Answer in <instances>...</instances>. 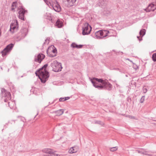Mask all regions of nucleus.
Segmentation results:
<instances>
[{
	"label": "nucleus",
	"instance_id": "obj_1",
	"mask_svg": "<svg viewBox=\"0 0 156 156\" xmlns=\"http://www.w3.org/2000/svg\"><path fill=\"white\" fill-rule=\"evenodd\" d=\"M90 81L93 86L98 90L106 89L110 90L112 89V85L108 81L101 79L93 78L90 79Z\"/></svg>",
	"mask_w": 156,
	"mask_h": 156
},
{
	"label": "nucleus",
	"instance_id": "obj_2",
	"mask_svg": "<svg viewBox=\"0 0 156 156\" xmlns=\"http://www.w3.org/2000/svg\"><path fill=\"white\" fill-rule=\"evenodd\" d=\"M48 66L47 64L44 65L35 72L36 76L39 77L41 82L43 83H45L49 76V73L45 69Z\"/></svg>",
	"mask_w": 156,
	"mask_h": 156
},
{
	"label": "nucleus",
	"instance_id": "obj_3",
	"mask_svg": "<svg viewBox=\"0 0 156 156\" xmlns=\"http://www.w3.org/2000/svg\"><path fill=\"white\" fill-rule=\"evenodd\" d=\"M109 31L106 30H100L92 34V36L94 38L101 39L108 36Z\"/></svg>",
	"mask_w": 156,
	"mask_h": 156
},
{
	"label": "nucleus",
	"instance_id": "obj_4",
	"mask_svg": "<svg viewBox=\"0 0 156 156\" xmlns=\"http://www.w3.org/2000/svg\"><path fill=\"white\" fill-rule=\"evenodd\" d=\"M51 66L52 67L53 71L56 72L61 71L62 68L61 63L58 62L56 60L53 61L51 63Z\"/></svg>",
	"mask_w": 156,
	"mask_h": 156
},
{
	"label": "nucleus",
	"instance_id": "obj_5",
	"mask_svg": "<svg viewBox=\"0 0 156 156\" xmlns=\"http://www.w3.org/2000/svg\"><path fill=\"white\" fill-rule=\"evenodd\" d=\"M92 28L87 23H84L82 27V34L83 35H88L90 33Z\"/></svg>",
	"mask_w": 156,
	"mask_h": 156
},
{
	"label": "nucleus",
	"instance_id": "obj_6",
	"mask_svg": "<svg viewBox=\"0 0 156 156\" xmlns=\"http://www.w3.org/2000/svg\"><path fill=\"white\" fill-rule=\"evenodd\" d=\"M1 95L2 97L4 96L5 98L4 101L5 102H7L9 100H10L11 98V95L9 92H8L5 90L2 89L1 90Z\"/></svg>",
	"mask_w": 156,
	"mask_h": 156
},
{
	"label": "nucleus",
	"instance_id": "obj_7",
	"mask_svg": "<svg viewBox=\"0 0 156 156\" xmlns=\"http://www.w3.org/2000/svg\"><path fill=\"white\" fill-rule=\"evenodd\" d=\"M13 44H10L8 45L2 51V55L4 57L6 55L7 53L12 49L13 47Z\"/></svg>",
	"mask_w": 156,
	"mask_h": 156
},
{
	"label": "nucleus",
	"instance_id": "obj_8",
	"mask_svg": "<svg viewBox=\"0 0 156 156\" xmlns=\"http://www.w3.org/2000/svg\"><path fill=\"white\" fill-rule=\"evenodd\" d=\"M18 9L19 11L18 12L19 13V18L20 19L23 20H25V18L24 15L26 12L27 11L23 9L22 6L18 8Z\"/></svg>",
	"mask_w": 156,
	"mask_h": 156
},
{
	"label": "nucleus",
	"instance_id": "obj_9",
	"mask_svg": "<svg viewBox=\"0 0 156 156\" xmlns=\"http://www.w3.org/2000/svg\"><path fill=\"white\" fill-rule=\"evenodd\" d=\"M57 49L56 48H48L47 51V53L49 56L53 57L56 56Z\"/></svg>",
	"mask_w": 156,
	"mask_h": 156
},
{
	"label": "nucleus",
	"instance_id": "obj_10",
	"mask_svg": "<svg viewBox=\"0 0 156 156\" xmlns=\"http://www.w3.org/2000/svg\"><path fill=\"white\" fill-rule=\"evenodd\" d=\"M27 35V30L24 29L21 30L17 36V39L18 41L23 39Z\"/></svg>",
	"mask_w": 156,
	"mask_h": 156
},
{
	"label": "nucleus",
	"instance_id": "obj_11",
	"mask_svg": "<svg viewBox=\"0 0 156 156\" xmlns=\"http://www.w3.org/2000/svg\"><path fill=\"white\" fill-rule=\"evenodd\" d=\"M45 57V56L43 54H39L37 56H35L34 61L40 63Z\"/></svg>",
	"mask_w": 156,
	"mask_h": 156
},
{
	"label": "nucleus",
	"instance_id": "obj_12",
	"mask_svg": "<svg viewBox=\"0 0 156 156\" xmlns=\"http://www.w3.org/2000/svg\"><path fill=\"white\" fill-rule=\"evenodd\" d=\"M18 27V22L16 20V21H15L14 23H12L10 25V29L9 30L12 31V32H14V30L16 28L17 29Z\"/></svg>",
	"mask_w": 156,
	"mask_h": 156
},
{
	"label": "nucleus",
	"instance_id": "obj_13",
	"mask_svg": "<svg viewBox=\"0 0 156 156\" xmlns=\"http://www.w3.org/2000/svg\"><path fill=\"white\" fill-rule=\"evenodd\" d=\"M76 0H66V3L68 7H70L73 6L76 4Z\"/></svg>",
	"mask_w": 156,
	"mask_h": 156
},
{
	"label": "nucleus",
	"instance_id": "obj_14",
	"mask_svg": "<svg viewBox=\"0 0 156 156\" xmlns=\"http://www.w3.org/2000/svg\"><path fill=\"white\" fill-rule=\"evenodd\" d=\"M56 4L55 5L53 4L52 7L53 9L56 12H59L61 10V8L60 5L57 3L56 1H55Z\"/></svg>",
	"mask_w": 156,
	"mask_h": 156
},
{
	"label": "nucleus",
	"instance_id": "obj_15",
	"mask_svg": "<svg viewBox=\"0 0 156 156\" xmlns=\"http://www.w3.org/2000/svg\"><path fill=\"white\" fill-rule=\"evenodd\" d=\"M107 3V2L106 0H99L98 1V5L102 8H104Z\"/></svg>",
	"mask_w": 156,
	"mask_h": 156
},
{
	"label": "nucleus",
	"instance_id": "obj_16",
	"mask_svg": "<svg viewBox=\"0 0 156 156\" xmlns=\"http://www.w3.org/2000/svg\"><path fill=\"white\" fill-rule=\"evenodd\" d=\"M9 106L11 109L14 108L15 107V101H10L8 102Z\"/></svg>",
	"mask_w": 156,
	"mask_h": 156
},
{
	"label": "nucleus",
	"instance_id": "obj_17",
	"mask_svg": "<svg viewBox=\"0 0 156 156\" xmlns=\"http://www.w3.org/2000/svg\"><path fill=\"white\" fill-rule=\"evenodd\" d=\"M64 110L63 109H60L55 112V113L57 116H60L62 115L64 112Z\"/></svg>",
	"mask_w": 156,
	"mask_h": 156
},
{
	"label": "nucleus",
	"instance_id": "obj_18",
	"mask_svg": "<svg viewBox=\"0 0 156 156\" xmlns=\"http://www.w3.org/2000/svg\"><path fill=\"white\" fill-rule=\"evenodd\" d=\"M63 25L62 23L59 20H58L55 24V26L58 28H61Z\"/></svg>",
	"mask_w": 156,
	"mask_h": 156
},
{
	"label": "nucleus",
	"instance_id": "obj_19",
	"mask_svg": "<svg viewBox=\"0 0 156 156\" xmlns=\"http://www.w3.org/2000/svg\"><path fill=\"white\" fill-rule=\"evenodd\" d=\"M71 46L74 48H82L83 45L80 44L78 45L75 43H73L71 44Z\"/></svg>",
	"mask_w": 156,
	"mask_h": 156
},
{
	"label": "nucleus",
	"instance_id": "obj_20",
	"mask_svg": "<svg viewBox=\"0 0 156 156\" xmlns=\"http://www.w3.org/2000/svg\"><path fill=\"white\" fill-rule=\"evenodd\" d=\"M53 151L52 150L49 148H45L42 150V151L43 152L48 153L49 154H50L52 152H53Z\"/></svg>",
	"mask_w": 156,
	"mask_h": 156
},
{
	"label": "nucleus",
	"instance_id": "obj_21",
	"mask_svg": "<svg viewBox=\"0 0 156 156\" xmlns=\"http://www.w3.org/2000/svg\"><path fill=\"white\" fill-rule=\"evenodd\" d=\"M45 18L49 20L50 21H51V22L53 23V22L52 20V17H51V14L49 13H46L45 15Z\"/></svg>",
	"mask_w": 156,
	"mask_h": 156
},
{
	"label": "nucleus",
	"instance_id": "obj_22",
	"mask_svg": "<svg viewBox=\"0 0 156 156\" xmlns=\"http://www.w3.org/2000/svg\"><path fill=\"white\" fill-rule=\"evenodd\" d=\"M75 147H72L70 148L69 151V152L70 153H76L77 151L76 149H75Z\"/></svg>",
	"mask_w": 156,
	"mask_h": 156
},
{
	"label": "nucleus",
	"instance_id": "obj_23",
	"mask_svg": "<svg viewBox=\"0 0 156 156\" xmlns=\"http://www.w3.org/2000/svg\"><path fill=\"white\" fill-rule=\"evenodd\" d=\"M146 30L144 29L141 30L140 32V34L142 36V37L145 34Z\"/></svg>",
	"mask_w": 156,
	"mask_h": 156
},
{
	"label": "nucleus",
	"instance_id": "obj_24",
	"mask_svg": "<svg viewBox=\"0 0 156 156\" xmlns=\"http://www.w3.org/2000/svg\"><path fill=\"white\" fill-rule=\"evenodd\" d=\"M137 151L138 152V153H140L141 154H144L147 155V152L146 151H141L140 150H137L136 151Z\"/></svg>",
	"mask_w": 156,
	"mask_h": 156
},
{
	"label": "nucleus",
	"instance_id": "obj_25",
	"mask_svg": "<svg viewBox=\"0 0 156 156\" xmlns=\"http://www.w3.org/2000/svg\"><path fill=\"white\" fill-rule=\"evenodd\" d=\"M16 2H14L12 3V10H13L15 9V7H16Z\"/></svg>",
	"mask_w": 156,
	"mask_h": 156
},
{
	"label": "nucleus",
	"instance_id": "obj_26",
	"mask_svg": "<svg viewBox=\"0 0 156 156\" xmlns=\"http://www.w3.org/2000/svg\"><path fill=\"white\" fill-rule=\"evenodd\" d=\"M152 58L154 62L156 61V52L154 53L152 55Z\"/></svg>",
	"mask_w": 156,
	"mask_h": 156
},
{
	"label": "nucleus",
	"instance_id": "obj_27",
	"mask_svg": "<svg viewBox=\"0 0 156 156\" xmlns=\"http://www.w3.org/2000/svg\"><path fill=\"white\" fill-rule=\"evenodd\" d=\"M117 147H115L110 148V150L112 151H114L117 150Z\"/></svg>",
	"mask_w": 156,
	"mask_h": 156
},
{
	"label": "nucleus",
	"instance_id": "obj_28",
	"mask_svg": "<svg viewBox=\"0 0 156 156\" xmlns=\"http://www.w3.org/2000/svg\"><path fill=\"white\" fill-rule=\"evenodd\" d=\"M49 156H60L58 154H55L53 153V152H52L51 153V154H50L49 155Z\"/></svg>",
	"mask_w": 156,
	"mask_h": 156
},
{
	"label": "nucleus",
	"instance_id": "obj_29",
	"mask_svg": "<svg viewBox=\"0 0 156 156\" xmlns=\"http://www.w3.org/2000/svg\"><path fill=\"white\" fill-rule=\"evenodd\" d=\"M145 96H143L141 98L140 100V103H142L144 102V101L145 100Z\"/></svg>",
	"mask_w": 156,
	"mask_h": 156
},
{
	"label": "nucleus",
	"instance_id": "obj_30",
	"mask_svg": "<svg viewBox=\"0 0 156 156\" xmlns=\"http://www.w3.org/2000/svg\"><path fill=\"white\" fill-rule=\"evenodd\" d=\"M147 91V89L146 88H143V92L144 93H145Z\"/></svg>",
	"mask_w": 156,
	"mask_h": 156
},
{
	"label": "nucleus",
	"instance_id": "obj_31",
	"mask_svg": "<svg viewBox=\"0 0 156 156\" xmlns=\"http://www.w3.org/2000/svg\"><path fill=\"white\" fill-rule=\"evenodd\" d=\"M9 123H11V124H12L13 123H15V120H11L9 121Z\"/></svg>",
	"mask_w": 156,
	"mask_h": 156
},
{
	"label": "nucleus",
	"instance_id": "obj_32",
	"mask_svg": "<svg viewBox=\"0 0 156 156\" xmlns=\"http://www.w3.org/2000/svg\"><path fill=\"white\" fill-rule=\"evenodd\" d=\"M64 99V98H61L59 99V101H65Z\"/></svg>",
	"mask_w": 156,
	"mask_h": 156
},
{
	"label": "nucleus",
	"instance_id": "obj_33",
	"mask_svg": "<svg viewBox=\"0 0 156 156\" xmlns=\"http://www.w3.org/2000/svg\"><path fill=\"white\" fill-rule=\"evenodd\" d=\"M127 117H128L129 118L133 119H134V117H133V116H132L131 115H128L127 116Z\"/></svg>",
	"mask_w": 156,
	"mask_h": 156
},
{
	"label": "nucleus",
	"instance_id": "obj_34",
	"mask_svg": "<svg viewBox=\"0 0 156 156\" xmlns=\"http://www.w3.org/2000/svg\"><path fill=\"white\" fill-rule=\"evenodd\" d=\"M70 98L69 97H65L64 98L65 101L69 99Z\"/></svg>",
	"mask_w": 156,
	"mask_h": 156
},
{
	"label": "nucleus",
	"instance_id": "obj_35",
	"mask_svg": "<svg viewBox=\"0 0 156 156\" xmlns=\"http://www.w3.org/2000/svg\"><path fill=\"white\" fill-rule=\"evenodd\" d=\"M135 66L134 65H133V68L134 69H137L138 68V67L136 66V65H135Z\"/></svg>",
	"mask_w": 156,
	"mask_h": 156
},
{
	"label": "nucleus",
	"instance_id": "obj_36",
	"mask_svg": "<svg viewBox=\"0 0 156 156\" xmlns=\"http://www.w3.org/2000/svg\"><path fill=\"white\" fill-rule=\"evenodd\" d=\"M137 38L140 41L142 40V38L141 37L140 39V37L137 36Z\"/></svg>",
	"mask_w": 156,
	"mask_h": 156
},
{
	"label": "nucleus",
	"instance_id": "obj_37",
	"mask_svg": "<svg viewBox=\"0 0 156 156\" xmlns=\"http://www.w3.org/2000/svg\"><path fill=\"white\" fill-rule=\"evenodd\" d=\"M47 41H49V40H48V39L47 38L46 40H45V42L43 44H45V43H46Z\"/></svg>",
	"mask_w": 156,
	"mask_h": 156
},
{
	"label": "nucleus",
	"instance_id": "obj_38",
	"mask_svg": "<svg viewBox=\"0 0 156 156\" xmlns=\"http://www.w3.org/2000/svg\"><path fill=\"white\" fill-rule=\"evenodd\" d=\"M54 101H53L52 103H50V102H49V105L52 104L54 103Z\"/></svg>",
	"mask_w": 156,
	"mask_h": 156
},
{
	"label": "nucleus",
	"instance_id": "obj_39",
	"mask_svg": "<svg viewBox=\"0 0 156 156\" xmlns=\"http://www.w3.org/2000/svg\"><path fill=\"white\" fill-rule=\"evenodd\" d=\"M45 2H47V0H44Z\"/></svg>",
	"mask_w": 156,
	"mask_h": 156
},
{
	"label": "nucleus",
	"instance_id": "obj_40",
	"mask_svg": "<svg viewBox=\"0 0 156 156\" xmlns=\"http://www.w3.org/2000/svg\"><path fill=\"white\" fill-rule=\"evenodd\" d=\"M1 69H2V67H1Z\"/></svg>",
	"mask_w": 156,
	"mask_h": 156
},
{
	"label": "nucleus",
	"instance_id": "obj_41",
	"mask_svg": "<svg viewBox=\"0 0 156 156\" xmlns=\"http://www.w3.org/2000/svg\"><path fill=\"white\" fill-rule=\"evenodd\" d=\"M148 155H149V156H151V155H150V154H148Z\"/></svg>",
	"mask_w": 156,
	"mask_h": 156
},
{
	"label": "nucleus",
	"instance_id": "obj_42",
	"mask_svg": "<svg viewBox=\"0 0 156 156\" xmlns=\"http://www.w3.org/2000/svg\"><path fill=\"white\" fill-rule=\"evenodd\" d=\"M126 77L128 76H127V75H126Z\"/></svg>",
	"mask_w": 156,
	"mask_h": 156
},
{
	"label": "nucleus",
	"instance_id": "obj_43",
	"mask_svg": "<svg viewBox=\"0 0 156 156\" xmlns=\"http://www.w3.org/2000/svg\"><path fill=\"white\" fill-rule=\"evenodd\" d=\"M73 46H76V45H73Z\"/></svg>",
	"mask_w": 156,
	"mask_h": 156
},
{
	"label": "nucleus",
	"instance_id": "obj_44",
	"mask_svg": "<svg viewBox=\"0 0 156 156\" xmlns=\"http://www.w3.org/2000/svg\"><path fill=\"white\" fill-rule=\"evenodd\" d=\"M36 116H37V115H35V117Z\"/></svg>",
	"mask_w": 156,
	"mask_h": 156
},
{
	"label": "nucleus",
	"instance_id": "obj_45",
	"mask_svg": "<svg viewBox=\"0 0 156 156\" xmlns=\"http://www.w3.org/2000/svg\"><path fill=\"white\" fill-rule=\"evenodd\" d=\"M155 153H156V152H155Z\"/></svg>",
	"mask_w": 156,
	"mask_h": 156
}]
</instances>
